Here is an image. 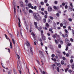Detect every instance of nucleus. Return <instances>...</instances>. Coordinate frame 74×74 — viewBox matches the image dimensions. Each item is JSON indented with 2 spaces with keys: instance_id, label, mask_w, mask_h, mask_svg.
Returning a JSON list of instances; mask_svg holds the SVG:
<instances>
[{
  "instance_id": "18",
  "label": "nucleus",
  "mask_w": 74,
  "mask_h": 74,
  "mask_svg": "<svg viewBox=\"0 0 74 74\" xmlns=\"http://www.w3.org/2000/svg\"><path fill=\"white\" fill-rule=\"evenodd\" d=\"M8 33H9L10 34V36L11 38H12V37H13V36H12V34H10V33H9V32H8Z\"/></svg>"
},
{
  "instance_id": "64",
  "label": "nucleus",
  "mask_w": 74,
  "mask_h": 74,
  "mask_svg": "<svg viewBox=\"0 0 74 74\" xmlns=\"http://www.w3.org/2000/svg\"><path fill=\"white\" fill-rule=\"evenodd\" d=\"M72 32L73 34L74 35L73 36H74V30H72Z\"/></svg>"
},
{
  "instance_id": "21",
  "label": "nucleus",
  "mask_w": 74,
  "mask_h": 74,
  "mask_svg": "<svg viewBox=\"0 0 74 74\" xmlns=\"http://www.w3.org/2000/svg\"><path fill=\"white\" fill-rule=\"evenodd\" d=\"M60 42L61 45H62L63 44V42L62 40H60Z\"/></svg>"
},
{
  "instance_id": "55",
  "label": "nucleus",
  "mask_w": 74,
  "mask_h": 74,
  "mask_svg": "<svg viewBox=\"0 0 74 74\" xmlns=\"http://www.w3.org/2000/svg\"><path fill=\"white\" fill-rule=\"evenodd\" d=\"M65 32L67 34L68 33V31H67V30L66 29H65Z\"/></svg>"
},
{
  "instance_id": "56",
  "label": "nucleus",
  "mask_w": 74,
  "mask_h": 74,
  "mask_svg": "<svg viewBox=\"0 0 74 74\" xmlns=\"http://www.w3.org/2000/svg\"><path fill=\"white\" fill-rule=\"evenodd\" d=\"M52 28H51V29H49V31H50V32H52Z\"/></svg>"
},
{
  "instance_id": "16",
  "label": "nucleus",
  "mask_w": 74,
  "mask_h": 74,
  "mask_svg": "<svg viewBox=\"0 0 74 74\" xmlns=\"http://www.w3.org/2000/svg\"><path fill=\"white\" fill-rule=\"evenodd\" d=\"M29 8H31L32 7V4L30 3H29L28 5Z\"/></svg>"
},
{
  "instance_id": "36",
  "label": "nucleus",
  "mask_w": 74,
  "mask_h": 74,
  "mask_svg": "<svg viewBox=\"0 0 74 74\" xmlns=\"http://www.w3.org/2000/svg\"><path fill=\"white\" fill-rule=\"evenodd\" d=\"M68 20L70 22H71L72 21V19L71 18H69L68 19Z\"/></svg>"
},
{
  "instance_id": "10",
  "label": "nucleus",
  "mask_w": 74,
  "mask_h": 74,
  "mask_svg": "<svg viewBox=\"0 0 74 74\" xmlns=\"http://www.w3.org/2000/svg\"><path fill=\"white\" fill-rule=\"evenodd\" d=\"M13 70L14 74H17V73H16V69H15L14 68Z\"/></svg>"
},
{
  "instance_id": "54",
  "label": "nucleus",
  "mask_w": 74,
  "mask_h": 74,
  "mask_svg": "<svg viewBox=\"0 0 74 74\" xmlns=\"http://www.w3.org/2000/svg\"><path fill=\"white\" fill-rule=\"evenodd\" d=\"M32 36H35V34H34L33 32H32Z\"/></svg>"
},
{
  "instance_id": "53",
  "label": "nucleus",
  "mask_w": 74,
  "mask_h": 74,
  "mask_svg": "<svg viewBox=\"0 0 74 74\" xmlns=\"http://www.w3.org/2000/svg\"><path fill=\"white\" fill-rule=\"evenodd\" d=\"M55 41L56 44H58V41H57L56 40H55Z\"/></svg>"
},
{
  "instance_id": "1",
  "label": "nucleus",
  "mask_w": 74,
  "mask_h": 74,
  "mask_svg": "<svg viewBox=\"0 0 74 74\" xmlns=\"http://www.w3.org/2000/svg\"><path fill=\"white\" fill-rule=\"evenodd\" d=\"M26 44L28 47L25 49V47H24V48L26 51L29 52V47H30V43H29V41H27L26 42Z\"/></svg>"
},
{
  "instance_id": "35",
  "label": "nucleus",
  "mask_w": 74,
  "mask_h": 74,
  "mask_svg": "<svg viewBox=\"0 0 74 74\" xmlns=\"http://www.w3.org/2000/svg\"><path fill=\"white\" fill-rule=\"evenodd\" d=\"M66 57H69V54L67 53L66 54Z\"/></svg>"
},
{
  "instance_id": "61",
  "label": "nucleus",
  "mask_w": 74,
  "mask_h": 74,
  "mask_svg": "<svg viewBox=\"0 0 74 74\" xmlns=\"http://www.w3.org/2000/svg\"><path fill=\"white\" fill-rule=\"evenodd\" d=\"M60 27H63V24L62 23L60 24Z\"/></svg>"
},
{
  "instance_id": "23",
  "label": "nucleus",
  "mask_w": 74,
  "mask_h": 74,
  "mask_svg": "<svg viewBox=\"0 0 74 74\" xmlns=\"http://www.w3.org/2000/svg\"><path fill=\"white\" fill-rule=\"evenodd\" d=\"M61 47H62V46L61 45L59 44L58 45V47L59 48H61Z\"/></svg>"
},
{
  "instance_id": "48",
  "label": "nucleus",
  "mask_w": 74,
  "mask_h": 74,
  "mask_svg": "<svg viewBox=\"0 0 74 74\" xmlns=\"http://www.w3.org/2000/svg\"><path fill=\"white\" fill-rule=\"evenodd\" d=\"M51 57L52 58H54V57H55V55L53 54L51 55Z\"/></svg>"
},
{
  "instance_id": "47",
  "label": "nucleus",
  "mask_w": 74,
  "mask_h": 74,
  "mask_svg": "<svg viewBox=\"0 0 74 74\" xmlns=\"http://www.w3.org/2000/svg\"><path fill=\"white\" fill-rule=\"evenodd\" d=\"M71 45V43H68L67 44V46L68 47L69 46H70V45Z\"/></svg>"
},
{
  "instance_id": "20",
  "label": "nucleus",
  "mask_w": 74,
  "mask_h": 74,
  "mask_svg": "<svg viewBox=\"0 0 74 74\" xmlns=\"http://www.w3.org/2000/svg\"><path fill=\"white\" fill-rule=\"evenodd\" d=\"M33 15L34 16V18L36 19V18H37V16H36V14H33Z\"/></svg>"
},
{
  "instance_id": "30",
  "label": "nucleus",
  "mask_w": 74,
  "mask_h": 74,
  "mask_svg": "<svg viewBox=\"0 0 74 74\" xmlns=\"http://www.w3.org/2000/svg\"><path fill=\"white\" fill-rule=\"evenodd\" d=\"M68 49H69V47H68L67 46H66V49H65V50L67 51V50H68Z\"/></svg>"
},
{
  "instance_id": "15",
  "label": "nucleus",
  "mask_w": 74,
  "mask_h": 74,
  "mask_svg": "<svg viewBox=\"0 0 74 74\" xmlns=\"http://www.w3.org/2000/svg\"><path fill=\"white\" fill-rule=\"evenodd\" d=\"M71 68L73 70H74V64H73L71 65Z\"/></svg>"
},
{
  "instance_id": "3",
  "label": "nucleus",
  "mask_w": 74,
  "mask_h": 74,
  "mask_svg": "<svg viewBox=\"0 0 74 74\" xmlns=\"http://www.w3.org/2000/svg\"><path fill=\"white\" fill-rule=\"evenodd\" d=\"M30 48L31 52L30 53H29V51H28L27 52V53H28V54H29V55H33V50H32V47L30 46Z\"/></svg>"
},
{
  "instance_id": "6",
  "label": "nucleus",
  "mask_w": 74,
  "mask_h": 74,
  "mask_svg": "<svg viewBox=\"0 0 74 74\" xmlns=\"http://www.w3.org/2000/svg\"><path fill=\"white\" fill-rule=\"evenodd\" d=\"M40 59L42 60L41 62L42 64V65H44V63L42 61L43 60H44L45 59V58H44V57H41V58H40Z\"/></svg>"
},
{
  "instance_id": "12",
  "label": "nucleus",
  "mask_w": 74,
  "mask_h": 74,
  "mask_svg": "<svg viewBox=\"0 0 74 74\" xmlns=\"http://www.w3.org/2000/svg\"><path fill=\"white\" fill-rule=\"evenodd\" d=\"M61 64L63 65L64 64V61L63 60H62L61 62Z\"/></svg>"
},
{
  "instance_id": "41",
  "label": "nucleus",
  "mask_w": 74,
  "mask_h": 74,
  "mask_svg": "<svg viewBox=\"0 0 74 74\" xmlns=\"http://www.w3.org/2000/svg\"><path fill=\"white\" fill-rule=\"evenodd\" d=\"M48 1V0H45L44 2L45 3H47Z\"/></svg>"
},
{
  "instance_id": "22",
  "label": "nucleus",
  "mask_w": 74,
  "mask_h": 74,
  "mask_svg": "<svg viewBox=\"0 0 74 74\" xmlns=\"http://www.w3.org/2000/svg\"><path fill=\"white\" fill-rule=\"evenodd\" d=\"M21 7H23V3H21Z\"/></svg>"
},
{
  "instance_id": "63",
  "label": "nucleus",
  "mask_w": 74,
  "mask_h": 74,
  "mask_svg": "<svg viewBox=\"0 0 74 74\" xmlns=\"http://www.w3.org/2000/svg\"><path fill=\"white\" fill-rule=\"evenodd\" d=\"M34 10H36V9L37 8V6H35L34 7Z\"/></svg>"
},
{
  "instance_id": "25",
  "label": "nucleus",
  "mask_w": 74,
  "mask_h": 74,
  "mask_svg": "<svg viewBox=\"0 0 74 74\" xmlns=\"http://www.w3.org/2000/svg\"><path fill=\"white\" fill-rule=\"evenodd\" d=\"M49 18L51 19L52 20H53V18L52 16H49Z\"/></svg>"
},
{
  "instance_id": "24",
  "label": "nucleus",
  "mask_w": 74,
  "mask_h": 74,
  "mask_svg": "<svg viewBox=\"0 0 74 74\" xmlns=\"http://www.w3.org/2000/svg\"><path fill=\"white\" fill-rule=\"evenodd\" d=\"M53 8H54V10H57L58 9L57 8V7H56L55 6H54L53 7Z\"/></svg>"
},
{
  "instance_id": "33",
  "label": "nucleus",
  "mask_w": 74,
  "mask_h": 74,
  "mask_svg": "<svg viewBox=\"0 0 74 74\" xmlns=\"http://www.w3.org/2000/svg\"><path fill=\"white\" fill-rule=\"evenodd\" d=\"M70 40L71 42H73V41H74V40L72 38H70Z\"/></svg>"
},
{
  "instance_id": "9",
  "label": "nucleus",
  "mask_w": 74,
  "mask_h": 74,
  "mask_svg": "<svg viewBox=\"0 0 74 74\" xmlns=\"http://www.w3.org/2000/svg\"><path fill=\"white\" fill-rule=\"evenodd\" d=\"M10 48L11 49V48H12V43L10 41Z\"/></svg>"
},
{
  "instance_id": "59",
  "label": "nucleus",
  "mask_w": 74,
  "mask_h": 74,
  "mask_svg": "<svg viewBox=\"0 0 74 74\" xmlns=\"http://www.w3.org/2000/svg\"><path fill=\"white\" fill-rule=\"evenodd\" d=\"M36 62H37L38 63V64H40V62H39V61L38 60H36Z\"/></svg>"
},
{
  "instance_id": "50",
  "label": "nucleus",
  "mask_w": 74,
  "mask_h": 74,
  "mask_svg": "<svg viewBox=\"0 0 74 74\" xmlns=\"http://www.w3.org/2000/svg\"><path fill=\"white\" fill-rule=\"evenodd\" d=\"M62 5L63 6H64L65 5V3H62Z\"/></svg>"
},
{
  "instance_id": "52",
  "label": "nucleus",
  "mask_w": 74,
  "mask_h": 74,
  "mask_svg": "<svg viewBox=\"0 0 74 74\" xmlns=\"http://www.w3.org/2000/svg\"><path fill=\"white\" fill-rule=\"evenodd\" d=\"M40 3L42 5H44V2H41Z\"/></svg>"
},
{
  "instance_id": "57",
  "label": "nucleus",
  "mask_w": 74,
  "mask_h": 74,
  "mask_svg": "<svg viewBox=\"0 0 74 74\" xmlns=\"http://www.w3.org/2000/svg\"><path fill=\"white\" fill-rule=\"evenodd\" d=\"M65 37H68V35L67 34H65Z\"/></svg>"
},
{
  "instance_id": "4",
  "label": "nucleus",
  "mask_w": 74,
  "mask_h": 74,
  "mask_svg": "<svg viewBox=\"0 0 74 74\" xmlns=\"http://www.w3.org/2000/svg\"><path fill=\"white\" fill-rule=\"evenodd\" d=\"M17 66H18L17 68H18V70L19 71V73H20V74H22V72L21 71V67L19 65V64H18Z\"/></svg>"
},
{
  "instance_id": "34",
  "label": "nucleus",
  "mask_w": 74,
  "mask_h": 74,
  "mask_svg": "<svg viewBox=\"0 0 74 74\" xmlns=\"http://www.w3.org/2000/svg\"><path fill=\"white\" fill-rule=\"evenodd\" d=\"M70 5L71 7H73V4L72 3H71V2H70Z\"/></svg>"
},
{
  "instance_id": "7",
  "label": "nucleus",
  "mask_w": 74,
  "mask_h": 74,
  "mask_svg": "<svg viewBox=\"0 0 74 74\" xmlns=\"http://www.w3.org/2000/svg\"><path fill=\"white\" fill-rule=\"evenodd\" d=\"M65 42L66 44H67V43L69 42V39L67 38H66L65 39Z\"/></svg>"
},
{
  "instance_id": "51",
  "label": "nucleus",
  "mask_w": 74,
  "mask_h": 74,
  "mask_svg": "<svg viewBox=\"0 0 74 74\" xmlns=\"http://www.w3.org/2000/svg\"><path fill=\"white\" fill-rule=\"evenodd\" d=\"M17 58L18 59H19L20 58V56L18 54H17Z\"/></svg>"
},
{
  "instance_id": "31",
  "label": "nucleus",
  "mask_w": 74,
  "mask_h": 74,
  "mask_svg": "<svg viewBox=\"0 0 74 74\" xmlns=\"http://www.w3.org/2000/svg\"><path fill=\"white\" fill-rule=\"evenodd\" d=\"M41 36H42V34H43V35H44V34H43V30L41 31Z\"/></svg>"
},
{
  "instance_id": "11",
  "label": "nucleus",
  "mask_w": 74,
  "mask_h": 74,
  "mask_svg": "<svg viewBox=\"0 0 74 74\" xmlns=\"http://www.w3.org/2000/svg\"><path fill=\"white\" fill-rule=\"evenodd\" d=\"M56 63V65L57 66H58V67H59L61 66V65H60V63Z\"/></svg>"
},
{
  "instance_id": "45",
  "label": "nucleus",
  "mask_w": 74,
  "mask_h": 74,
  "mask_svg": "<svg viewBox=\"0 0 74 74\" xmlns=\"http://www.w3.org/2000/svg\"><path fill=\"white\" fill-rule=\"evenodd\" d=\"M56 15H57V16L59 17V13H58L56 14Z\"/></svg>"
},
{
  "instance_id": "28",
  "label": "nucleus",
  "mask_w": 74,
  "mask_h": 74,
  "mask_svg": "<svg viewBox=\"0 0 74 74\" xmlns=\"http://www.w3.org/2000/svg\"><path fill=\"white\" fill-rule=\"evenodd\" d=\"M24 66H25V67L27 69V64L26 63L25 64L24 62Z\"/></svg>"
},
{
  "instance_id": "58",
  "label": "nucleus",
  "mask_w": 74,
  "mask_h": 74,
  "mask_svg": "<svg viewBox=\"0 0 74 74\" xmlns=\"http://www.w3.org/2000/svg\"><path fill=\"white\" fill-rule=\"evenodd\" d=\"M70 62L71 63H73V59L71 60L70 61Z\"/></svg>"
},
{
  "instance_id": "38",
  "label": "nucleus",
  "mask_w": 74,
  "mask_h": 74,
  "mask_svg": "<svg viewBox=\"0 0 74 74\" xmlns=\"http://www.w3.org/2000/svg\"><path fill=\"white\" fill-rule=\"evenodd\" d=\"M46 26H47V27H48L49 26V24L48 23H46Z\"/></svg>"
},
{
  "instance_id": "37",
  "label": "nucleus",
  "mask_w": 74,
  "mask_h": 74,
  "mask_svg": "<svg viewBox=\"0 0 74 74\" xmlns=\"http://www.w3.org/2000/svg\"><path fill=\"white\" fill-rule=\"evenodd\" d=\"M24 23L25 26H27V25L26 24V21H24Z\"/></svg>"
},
{
  "instance_id": "60",
  "label": "nucleus",
  "mask_w": 74,
  "mask_h": 74,
  "mask_svg": "<svg viewBox=\"0 0 74 74\" xmlns=\"http://www.w3.org/2000/svg\"><path fill=\"white\" fill-rule=\"evenodd\" d=\"M45 18L46 19H47V18H48V17L47 16V15H45Z\"/></svg>"
},
{
  "instance_id": "19",
  "label": "nucleus",
  "mask_w": 74,
  "mask_h": 74,
  "mask_svg": "<svg viewBox=\"0 0 74 74\" xmlns=\"http://www.w3.org/2000/svg\"><path fill=\"white\" fill-rule=\"evenodd\" d=\"M57 71L58 72H60V71L59 70V68L58 67H57Z\"/></svg>"
},
{
  "instance_id": "42",
  "label": "nucleus",
  "mask_w": 74,
  "mask_h": 74,
  "mask_svg": "<svg viewBox=\"0 0 74 74\" xmlns=\"http://www.w3.org/2000/svg\"><path fill=\"white\" fill-rule=\"evenodd\" d=\"M44 12L45 14H46V15H47V14H48V13L47 12V11H45Z\"/></svg>"
},
{
  "instance_id": "13",
  "label": "nucleus",
  "mask_w": 74,
  "mask_h": 74,
  "mask_svg": "<svg viewBox=\"0 0 74 74\" xmlns=\"http://www.w3.org/2000/svg\"><path fill=\"white\" fill-rule=\"evenodd\" d=\"M69 10H70V11H73V7H71L70 6H69Z\"/></svg>"
},
{
  "instance_id": "2",
  "label": "nucleus",
  "mask_w": 74,
  "mask_h": 74,
  "mask_svg": "<svg viewBox=\"0 0 74 74\" xmlns=\"http://www.w3.org/2000/svg\"><path fill=\"white\" fill-rule=\"evenodd\" d=\"M36 15L38 16V17H36V18H35L36 19L37 21H41V18L39 14L38 13H36Z\"/></svg>"
},
{
  "instance_id": "29",
  "label": "nucleus",
  "mask_w": 74,
  "mask_h": 74,
  "mask_svg": "<svg viewBox=\"0 0 74 74\" xmlns=\"http://www.w3.org/2000/svg\"><path fill=\"white\" fill-rule=\"evenodd\" d=\"M62 36L63 38H65L66 37V36H65V35H64L63 34H62Z\"/></svg>"
},
{
  "instance_id": "62",
  "label": "nucleus",
  "mask_w": 74,
  "mask_h": 74,
  "mask_svg": "<svg viewBox=\"0 0 74 74\" xmlns=\"http://www.w3.org/2000/svg\"><path fill=\"white\" fill-rule=\"evenodd\" d=\"M25 3H27L28 2V1H27V0H26L25 1Z\"/></svg>"
},
{
  "instance_id": "40",
  "label": "nucleus",
  "mask_w": 74,
  "mask_h": 74,
  "mask_svg": "<svg viewBox=\"0 0 74 74\" xmlns=\"http://www.w3.org/2000/svg\"><path fill=\"white\" fill-rule=\"evenodd\" d=\"M43 22L44 23H45V22H46V19H45V18L43 19Z\"/></svg>"
},
{
  "instance_id": "17",
  "label": "nucleus",
  "mask_w": 74,
  "mask_h": 74,
  "mask_svg": "<svg viewBox=\"0 0 74 74\" xmlns=\"http://www.w3.org/2000/svg\"><path fill=\"white\" fill-rule=\"evenodd\" d=\"M48 22L49 23H52V21H51V20L49 19L48 21Z\"/></svg>"
},
{
  "instance_id": "46",
  "label": "nucleus",
  "mask_w": 74,
  "mask_h": 74,
  "mask_svg": "<svg viewBox=\"0 0 74 74\" xmlns=\"http://www.w3.org/2000/svg\"><path fill=\"white\" fill-rule=\"evenodd\" d=\"M68 29L69 30H71V27L70 26H69L68 27Z\"/></svg>"
},
{
  "instance_id": "26",
  "label": "nucleus",
  "mask_w": 74,
  "mask_h": 74,
  "mask_svg": "<svg viewBox=\"0 0 74 74\" xmlns=\"http://www.w3.org/2000/svg\"><path fill=\"white\" fill-rule=\"evenodd\" d=\"M62 59H63V60H65L66 59V58L64 57H62Z\"/></svg>"
},
{
  "instance_id": "44",
  "label": "nucleus",
  "mask_w": 74,
  "mask_h": 74,
  "mask_svg": "<svg viewBox=\"0 0 74 74\" xmlns=\"http://www.w3.org/2000/svg\"><path fill=\"white\" fill-rule=\"evenodd\" d=\"M68 72L69 73H71L72 72V70H68Z\"/></svg>"
},
{
  "instance_id": "14",
  "label": "nucleus",
  "mask_w": 74,
  "mask_h": 74,
  "mask_svg": "<svg viewBox=\"0 0 74 74\" xmlns=\"http://www.w3.org/2000/svg\"><path fill=\"white\" fill-rule=\"evenodd\" d=\"M12 41L13 44H14V45H15V40H14V39H12Z\"/></svg>"
},
{
  "instance_id": "8",
  "label": "nucleus",
  "mask_w": 74,
  "mask_h": 74,
  "mask_svg": "<svg viewBox=\"0 0 74 74\" xmlns=\"http://www.w3.org/2000/svg\"><path fill=\"white\" fill-rule=\"evenodd\" d=\"M42 38L43 39V40H45V36L43 34H42Z\"/></svg>"
},
{
  "instance_id": "27",
  "label": "nucleus",
  "mask_w": 74,
  "mask_h": 74,
  "mask_svg": "<svg viewBox=\"0 0 74 74\" xmlns=\"http://www.w3.org/2000/svg\"><path fill=\"white\" fill-rule=\"evenodd\" d=\"M29 12L30 13H33V11H32L31 10H29Z\"/></svg>"
},
{
  "instance_id": "43",
  "label": "nucleus",
  "mask_w": 74,
  "mask_h": 74,
  "mask_svg": "<svg viewBox=\"0 0 74 74\" xmlns=\"http://www.w3.org/2000/svg\"><path fill=\"white\" fill-rule=\"evenodd\" d=\"M54 3L55 4H58V1H54Z\"/></svg>"
},
{
  "instance_id": "32",
  "label": "nucleus",
  "mask_w": 74,
  "mask_h": 74,
  "mask_svg": "<svg viewBox=\"0 0 74 74\" xmlns=\"http://www.w3.org/2000/svg\"><path fill=\"white\" fill-rule=\"evenodd\" d=\"M39 53H40V54H41V55H42V56H43V54H42V51H39Z\"/></svg>"
},
{
  "instance_id": "5",
  "label": "nucleus",
  "mask_w": 74,
  "mask_h": 74,
  "mask_svg": "<svg viewBox=\"0 0 74 74\" xmlns=\"http://www.w3.org/2000/svg\"><path fill=\"white\" fill-rule=\"evenodd\" d=\"M48 11L51 12L52 11V8L50 6H49L48 8Z\"/></svg>"
},
{
  "instance_id": "49",
  "label": "nucleus",
  "mask_w": 74,
  "mask_h": 74,
  "mask_svg": "<svg viewBox=\"0 0 74 74\" xmlns=\"http://www.w3.org/2000/svg\"><path fill=\"white\" fill-rule=\"evenodd\" d=\"M68 69H69L68 68H66V69H65V72L67 73V70H68Z\"/></svg>"
},
{
  "instance_id": "39",
  "label": "nucleus",
  "mask_w": 74,
  "mask_h": 74,
  "mask_svg": "<svg viewBox=\"0 0 74 74\" xmlns=\"http://www.w3.org/2000/svg\"><path fill=\"white\" fill-rule=\"evenodd\" d=\"M65 9H67V8H68V6H67V5H66L65 6Z\"/></svg>"
}]
</instances>
